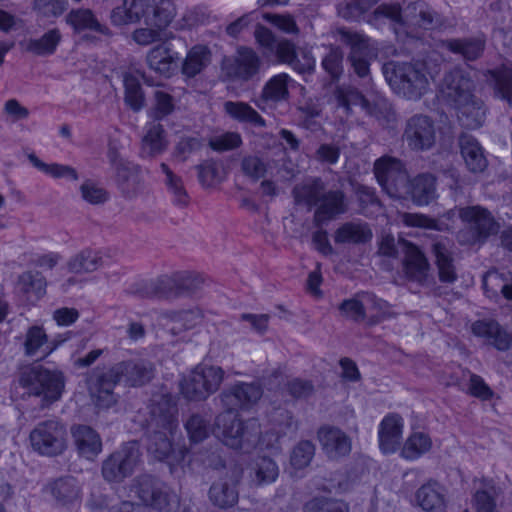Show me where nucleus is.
Returning a JSON list of instances; mask_svg holds the SVG:
<instances>
[{
  "instance_id": "7ed1b4c3",
  "label": "nucleus",
  "mask_w": 512,
  "mask_h": 512,
  "mask_svg": "<svg viewBox=\"0 0 512 512\" xmlns=\"http://www.w3.org/2000/svg\"><path fill=\"white\" fill-rule=\"evenodd\" d=\"M382 72L391 89L406 99L418 100L428 90L429 80L421 63L389 61Z\"/></svg>"
},
{
  "instance_id": "2eb2a0df",
  "label": "nucleus",
  "mask_w": 512,
  "mask_h": 512,
  "mask_svg": "<svg viewBox=\"0 0 512 512\" xmlns=\"http://www.w3.org/2000/svg\"><path fill=\"white\" fill-rule=\"evenodd\" d=\"M263 388L256 382H237L224 389L219 394V400L224 411L236 412L239 409H249L262 398Z\"/></svg>"
},
{
  "instance_id": "423d86ee",
  "label": "nucleus",
  "mask_w": 512,
  "mask_h": 512,
  "mask_svg": "<svg viewBox=\"0 0 512 512\" xmlns=\"http://www.w3.org/2000/svg\"><path fill=\"white\" fill-rule=\"evenodd\" d=\"M130 494L159 512H176L180 506L179 496L150 475L136 477L130 485Z\"/></svg>"
},
{
  "instance_id": "de8ad7c7",
  "label": "nucleus",
  "mask_w": 512,
  "mask_h": 512,
  "mask_svg": "<svg viewBox=\"0 0 512 512\" xmlns=\"http://www.w3.org/2000/svg\"><path fill=\"white\" fill-rule=\"evenodd\" d=\"M50 492L61 505H69L80 498V487L74 477L66 476L50 484Z\"/></svg>"
},
{
  "instance_id": "4d7b16f0",
  "label": "nucleus",
  "mask_w": 512,
  "mask_h": 512,
  "mask_svg": "<svg viewBox=\"0 0 512 512\" xmlns=\"http://www.w3.org/2000/svg\"><path fill=\"white\" fill-rule=\"evenodd\" d=\"M176 15V9L172 0H160L148 14L146 22L159 29L167 27Z\"/></svg>"
},
{
  "instance_id": "c756f323",
  "label": "nucleus",
  "mask_w": 512,
  "mask_h": 512,
  "mask_svg": "<svg viewBox=\"0 0 512 512\" xmlns=\"http://www.w3.org/2000/svg\"><path fill=\"white\" fill-rule=\"evenodd\" d=\"M459 147L465 165L470 172L481 173L487 168L488 161L477 139L469 134L462 133L459 136Z\"/></svg>"
},
{
  "instance_id": "a19ab883",
  "label": "nucleus",
  "mask_w": 512,
  "mask_h": 512,
  "mask_svg": "<svg viewBox=\"0 0 512 512\" xmlns=\"http://www.w3.org/2000/svg\"><path fill=\"white\" fill-rule=\"evenodd\" d=\"M103 265L101 252L89 248L83 249L73 255L67 262V269L74 274H90Z\"/></svg>"
},
{
  "instance_id": "5fc2aeb1",
  "label": "nucleus",
  "mask_w": 512,
  "mask_h": 512,
  "mask_svg": "<svg viewBox=\"0 0 512 512\" xmlns=\"http://www.w3.org/2000/svg\"><path fill=\"white\" fill-rule=\"evenodd\" d=\"M304 512H350L347 502L332 497L317 496L307 501Z\"/></svg>"
},
{
  "instance_id": "aec40b11",
  "label": "nucleus",
  "mask_w": 512,
  "mask_h": 512,
  "mask_svg": "<svg viewBox=\"0 0 512 512\" xmlns=\"http://www.w3.org/2000/svg\"><path fill=\"white\" fill-rule=\"evenodd\" d=\"M317 437L323 452L329 459L338 460L351 452V438L337 427H321L317 432Z\"/></svg>"
},
{
  "instance_id": "72a5a7b5",
  "label": "nucleus",
  "mask_w": 512,
  "mask_h": 512,
  "mask_svg": "<svg viewBox=\"0 0 512 512\" xmlns=\"http://www.w3.org/2000/svg\"><path fill=\"white\" fill-rule=\"evenodd\" d=\"M47 281L39 271H24L16 280V289L27 301L35 302L46 294Z\"/></svg>"
},
{
  "instance_id": "13d9d810",
  "label": "nucleus",
  "mask_w": 512,
  "mask_h": 512,
  "mask_svg": "<svg viewBox=\"0 0 512 512\" xmlns=\"http://www.w3.org/2000/svg\"><path fill=\"white\" fill-rule=\"evenodd\" d=\"M432 441L429 436L424 433H414L405 442L401 455L408 460L419 458L422 454L431 449Z\"/></svg>"
},
{
  "instance_id": "338daca9",
  "label": "nucleus",
  "mask_w": 512,
  "mask_h": 512,
  "mask_svg": "<svg viewBox=\"0 0 512 512\" xmlns=\"http://www.w3.org/2000/svg\"><path fill=\"white\" fill-rule=\"evenodd\" d=\"M507 281L510 274L499 273L497 270H489L483 276V288L488 297H497L502 290L507 289Z\"/></svg>"
},
{
  "instance_id": "4c0bfd02",
  "label": "nucleus",
  "mask_w": 512,
  "mask_h": 512,
  "mask_svg": "<svg viewBox=\"0 0 512 512\" xmlns=\"http://www.w3.org/2000/svg\"><path fill=\"white\" fill-rule=\"evenodd\" d=\"M160 170L163 174L162 182L172 198L173 203L181 208L188 206L190 197L182 177L175 173L168 164L164 162L160 164Z\"/></svg>"
},
{
  "instance_id": "a18cd8bd",
  "label": "nucleus",
  "mask_w": 512,
  "mask_h": 512,
  "mask_svg": "<svg viewBox=\"0 0 512 512\" xmlns=\"http://www.w3.org/2000/svg\"><path fill=\"white\" fill-rule=\"evenodd\" d=\"M211 51L205 45H195L186 55L182 64V73L193 78L201 73L211 62Z\"/></svg>"
},
{
  "instance_id": "e2e57ef3",
  "label": "nucleus",
  "mask_w": 512,
  "mask_h": 512,
  "mask_svg": "<svg viewBox=\"0 0 512 512\" xmlns=\"http://www.w3.org/2000/svg\"><path fill=\"white\" fill-rule=\"evenodd\" d=\"M377 2L378 0H346L338 4L337 13L346 20H354L367 12Z\"/></svg>"
},
{
  "instance_id": "37998d69",
  "label": "nucleus",
  "mask_w": 512,
  "mask_h": 512,
  "mask_svg": "<svg viewBox=\"0 0 512 512\" xmlns=\"http://www.w3.org/2000/svg\"><path fill=\"white\" fill-rule=\"evenodd\" d=\"M178 54L172 51L166 43L151 49L147 55L149 67L157 73L169 75L176 65Z\"/></svg>"
},
{
  "instance_id": "f704fd0d",
  "label": "nucleus",
  "mask_w": 512,
  "mask_h": 512,
  "mask_svg": "<svg viewBox=\"0 0 512 512\" xmlns=\"http://www.w3.org/2000/svg\"><path fill=\"white\" fill-rule=\"evenodd\" d=\"M79 454L89 460L94 459L102 450V441L91 427L79 425L72 429Z\"/></svg>"
},
{
  "instance_id": "393cba45",
  "label": "nucleus",
  "mask_w": 512,
  "mask_h": 512,
  "mask_svg": "<svg viewBox=\"0 0 512 512\" xmlns=\"http://www.w3.org/2000/svg\"><path fill=\"white\" fill-rule=\"evenodd\" d=\"M404 250V272L414 281L423 283L430 270V264L424 253L414 244L408 241L401 242Z\"/></svg>"
},
{
  "instance_id": "09e8293b",
  "label": "nucleus",
  "mask_w": 512,
  "mask_h": 512,
  "mask_svg": "<svg viewBox=\"0 0 512 512\" xmlns=\"http://www.w3.org/2000/svg\"><path fill=\"white\" fill-rule=\"evenodd\" d=\"M288 80L289 76L284 73L272 77L262 89L260 102L263 104H276L287 100L289 96Z\"/></svg>"
},
{
  "instance_id": "8fccbe9b",
  "label": "nucleus",
  "mask_w": 512,
  "mask_h": 512,
  "mask_svg": "<svg viewBox=\"0 0 512 512\" xmlns=\"http://www.w3.org/2000/svg\"><path fill=\"white\" fill-rule=\"evenodd\" d=\"M61 39L60 30L53 28L39 38L29 39L26 43V50L36 56L51 55L56 51Z\"/></svg>"
},
{
  "instance_id": "4be33fe9",
  "label": "nucleus",
  "mask_w": 512,
  "mask_h": 512,
  "mask_svg": "<svg viewBox=\"0 0 512 512\" xmlns=\"http://www.w3.org/2000/svg\"><path fill=\"white\" fill-rule=\"evenodd\" d=\"M415 499L424 512H446V489L435 480H429L421 485L415 493Z\"/></svg>"
},
{
  "instance_id": "a878e982",
  "label": "nucleus",
  "mask_w": 512,
  "mask_h": 512,
  "mask_svg": "<svg viewBox=\"0 0 512 512\" xmlns=\"http://www.w3.org/2000/svg\"><path fill=\"white\" fill-rule=\"evenodd\" d=\"M431 253L434 256L439 281L444 284L454 283L458 275L448 242L444 240L433 242L431 245Z\"/></svg>"
},
{
  "instance_id": "20e7f679",
  "label": "nucleus",
  "mask_w": 512,
  "mask_h": 512,
  "mask_svg": "<svg viewBox=\"0 0 512 512\" xmlns=\"http://www.w3.org/2000/svg\"><path fill=\"white\" fill-rule=\"evenodd\" d=\"M373 17H384L401 24L415 26L424 30L441 29L445 19L428 2L415 0L403 9L398 4H382L373 12Z\"/></svg>"
},
{
  "instance_id": "ea45409f",
  "label": "nucleus",
  "mask_w": 512,
  "mask_h": 512,
  "mask_svg": "<svg viewBox=\"0 0 512 512\" xmlns=\"http://www.w3.org/2000/svg\"><path fill=\"white\" fill-rule=\"evenodd\" d=\"M276 56L280 62L292 66L299 73L311 72L315 65V60L309 53L303 54L304 62L297 59L295 45L287 39L277 43Z\"/></svg>"
},
{
  "instance_id": "f3484780",
  "label": "nucleus",
  "mask_w": 512,
  "mask_h": 512,
  "mask_svg": "<svg viewBox=\"0 0 512 512\" xmlns=\"http://www.w3.org/2000/svg\"><path fill=\"white\" fill-rule=\"evenodd\" d=\"M178 429H165L148 427L147 430V450L157 460L163 461L170 459V463L182 461L187 453L186 448L179 449L176 452L173 448V440Z\"/></svg>"
},
{
  "instance_id": "5701e85b",
  "label": "nucleus",
  "mask_w": 512,
  "mask_h": 512,
  "mask_svg": "<svg viewBox=\"0 0 512 512\" xmlns=\"http://www.w3.org/2000/svg\"><path fill=\"white\" fill-rule=\"evenodd\" d=\"M347 211L345 195L341 190L325 189L313 216V222L316 226L335 219L337 216Z\"/></svg>"
},
{
  "instance_id": "7c9ffc66",
  "label": "nucleus",
  "mask_w": 512,
  "mask_h": 512,
  "mask_svg": "<svg viewBox=\"0 0 512 512\" xmlns=\"http://www.w3.org/2000/svg\"><path fill=\"white\" fill-rule=\"evenodd\" d=\"M167 148L168 140L163 125L158 122L148 124L146 133L141 140V157L154 159L164 153Z\"/></svg>"
},
{
  "instance_id": "3c124183",
  "label": "nucleus",
  "mask_w": 512,
  "mask_h": 512,
  "mask_svg": "<svg viewBox=\"0 0 512 512\" xmlns=\"http://www.w3.org/2000/svg\"><path fill=\"white\" fill-rule=\"evenodd\" d=\"M123 82L125 87V103L133 111H140L145 106V95L139 78L132 73H126Z\"/></svg>"
},
{
  "instance_id": "c9c22d12",
  "label": "nucleus",
  "mask_w": 512,
  "mask_h": 512,
  "mask_svg": "<svg viewBox=\"0 0 512 512\" xmlns=\"http://www.w3.org/2000/svg\"><path fill=\"white\" fill-rule=\"evenodd\" d=\"M436 198V179L431 174H420L413 178L409 187V198L418 206L428 205Z\"/></svg>"
},
{
  "instance_id": "f257e3e1",
  "label": "nucleus",
  "mask_w": 512,
  "mask_h": 512,
  "mask_svg": "<svg viewBox=\"0 0 512 512\" xmlns=\"http://www.w3.org/2000/svg\"><path fill=\"white\" fill-rule=\"evenodd\" d=\"M155 368L144 360L118 362L109 368H97L91 375L88 386L95 404L108 408L116 403L114 388L120 382L130 387H140L154 377Z\"/></svg>"
},
{
  "instance_id": "412c9836",
  "label": "nucleus",
  "mask_w": 512,
  "mask_h": 512,
  "mask_svg": "<svg viewBox=\"0 0 512 512\" xmlns=\"http://www.w3.org/2000/svg\"><path fill=\"white\" fill-rule=\"evenodd\" d=\"M160 318L170 325L169 332L177 336L199 326L204 320V312L199 307L168 309L160 313Z\"/></svg>"
},
{
  "instance_id": "6ab92c4d",
  "label": "nucleus",
  "mask_w": 512,
  "mask_h": 512,
  "mask_svg": "<svg viewBox=\"0 0 512 512\" xmlns=\"http://www.w3.org/2000/svg\"><path fill=\"white\" fill-rule=\"evenodd\" d=\"M223 443L233 449H241L249 441V424L240 419L236 412H221L215 419Z\"/></svg>"
},
{
  "instance_id": "1a4fd4ad",
  "label": "nucleus",
  "mask_w": 512,
  "mask_h": 512,
  "mask_svg": "<svg viewBox=\"0 0 512 512\" xmlns=\"http://www.w3.org/2000/svg\"><path fill=\"white\" fill-rule=\"evenodd\" d=\"M458 217L469 229L470 236L460 232L458 237L462 244H475L484 242L490 235L496 234L499 229L491 212L480 205L459 207Z\"/></svg>"
},
{
  "instance_id": "bb28decb",
  "label": "nucleus",
  "mask_w": 512,
  "mask_h": 512,
  "mask_svg": "<svg viewBox=\"0 0 512 512\" xmlns=\"http://www.w3.org/2000/svg\"><path fill=\"white\" fill-rule=\"evenodd\" d=\"M475 336L485 338L500 351H506L512 344V336L494 320H478L471 326Z\"/></svg>"
},
{
  "instance_id": "9b49d317",
  "label": "nucleus",
  "mask_w": 512,
  "mask_h": 512,
  "mask_svg": "<svg viewBox=\"0 0 512 512\" xmlns=\"http://www.w3.org/2000/svg\"><path fill=\"white\" fill-rule=\"evenodd\" d=\"M108 157L115 169V181L121 193L126 198H134L143 193L145 181L141 167L122 159L114 147L109 148Z\"/></svg>"
},
{
  "instance_id": "603ef678",
  "label": "nucleus",
  "mask_w": 512,
  "mask_h": 512,
  "mask_svg": "<svg viewBox=\"0 0 512 512\" xmlns=\"http://www.w3.org/2000/svg\"><path fill=\"white\" fill-rule=\"evenodd\" d=\"M365 308L368 326H374L393 316L388 303L370 293H365Z\"/></svg>"
},
{
  "instance_id": "052dcab7",
  "label": "nucleus",
  "mask_w": 512,
  "mask_h": 512,
  "mask_svg": "<svg viewBox=\"0 0 512 512\" xmlns=\"http://www.w3.org/2000/svg\"><path fill=\"white\" fill-rule=\"evenodd\" d=\"M315 455V445L309 440L297 443L290 453V464L295 469H304L310 465Z\"/></svg>"
},
{
  "instance_id": "9d476101",
  "label": "nucleus",
  "mask_w": 512,
  "mask_h": 512,
  "mask_svg": "<svg viewBox=\"0 0 512 512\" xmlns=\"http://www.w3.org/2000/svg\"><path fill=\"white\" fill-rule=\"evenodd\" d=\"M374 173L378 183L391 198H409L411 180L400 160L384 156L375 162Z\"/></svg>"
},
{
  "instance_id": "473e14b6",
  "label": "nucleus",
  "mask_w": 512,
  "mask_h": 512,
  "mask_svg": "<svg viewBox=\"0 0 512 512\" xmlns=\"http://www.w3.org/2000/svg\"><path fill=\"white\" fill-rule=\"evenodd\" d=\"M402 418L397 414H389L380 423L379 445L384 453L397 450L402 439Z\"/></svg>"
},
{
  "instance_id": "39448f33",
  "label": "nucleus",
  "mask_w": 512,
  "mask_h": 512,
  "mask_svg": "<svg viewBox=\"0 0 512 512\" xmlns=\"http://www.w3.org/2000/svg\"><path fill=\"white\" fill-rule=\"evenodd\" d=\"M225 374L224 369L220 366L206 363L197 364L189 374L180 379L179 393L188 401H205L220 389Z\"/></svg>"
},
{
  "instance_id": "774afa93",
  "label": "nucleus",
  "mask_w": 512,
  "mask_h": 512,
  "mask_svg": "<svg viewBox=\"0 0 512 512\" xmlns=\"http://www.w3.org/2000/svg\"><path fill=\"white\" fill-rule=\"evenodd\" d=\"M68 0H34L32 9L44 18H56L68 8Z\"/></svg>"
},
{
  "instance_id": "b1692460",
  "label": "nucleus",
  "mask_w": 512,
  "mask_h": 512,
  "mask_svg": "<svg viewBox=\"0 0 512 512\" xmlns=\"http://www.w3.org/2000/svg\"><path fill=\"white\" fill-rule=\"evenodd\" d=\"M440 47L465 61H476L484 53L486 40L483 36L450 38L442 40Z\"/></svg>"
},
{
  "instance_id": "864d4df0",
  "label": "nucleus",
  "mask_w": 512,
  "mask_h": 512,
  "mask_svg": "<svg viewBox=\"0 0 512 512\" xmlns=\"http://www.w3.org/2000/svg\"><path fill=\"white\" fill-rule=\"evenodd\" d=\"M224 106L225 111L238 121L248 122L257 127L266 125L265 120L259 113L247 103L228 101Z\"/></svg>"
},
{
  "instance_id": "6e6552de",
  "label": "nucleus",
  "mask_w": 512,
  "mask_h": 512,
  "mask_svg": "<svg viewBox=\"0 0 512 512\" xmlns=\"http://www.w3.org/2000/svg\"><path fill=\"white\" fill-rule=\"evenodd\" d=\"M67 438L65 426L54 419L38 423L29 435L32 449L47 457L61 455L67 449Z\"/></svg>"
},
{
  "instance_id": "c85d7f7f",
  "label": "nucleus",
  "mask_w": 512,
  "mask_h": 512,
  "mask_svg": "<svg viewBox=\"0 0 512 512\" xmlns=\"http://www.w3.org/2000/svg\"><path fill=\"white\" fill-rule=\"evenodd\" d=\"M58 346L55 341H49L44 328L39 325L29 327L23 341L24 354L27 357H35L42 353L41 359L50 355Z\"/></svg>"
},
{
  "instance_id": "0eeeda50",
  "label": "nucleus",
  "mask_w": 512,
  "mask_h": 512,
  "mask_svg": "<svg viewBox=\"0 0 512 512\" xmlns=\"http://www.w3.org/2000/svg\"><path fill=\"white\" fill-rule=\"evenodd\" d=\"M20 383L29 394L43 396L45 401L51 403L60 399L65 380L60 371H51L42 365H32L22 371Z\"/></svg>"
},
{
  "instance_id": "dca6fc26",
  "label": "nucleus",
  "mask_w": 512,
  "mask_h": 512,
  "mask_svg": "<svg viewBox=\"0 0 512 512\" xmlns=\"http://www.w3.org/2000/svg\"><path fill=\"white\" fill-rule=\"evenodd\" d=\"M242 475L243 470L234 466L213 482L209 489V499L213 505L221 509H227L237 504L239 499L238 485Z\"/></svg>"
},
{
  "instance_id": "f8f14e48",
  "label": "nucleus",
  "mask_w": 512,
  "mask_h": 512,
  "mask_svg": "<svg viewBox=\"0 0 512 512\" xmlns=\"http://www.w3.org/2000/svg\"><path fill=\"white\" fill-rule=\"evenodd\" d=\"M140 457L137 442L125 443L120 449L110 454L102 463L101 473L108 482H121L128 477Z\"/></svg>"
},
{
  "instance_id": "6e6d98bb",
  "label": "nucleus",
  "mask_w": 512,
  "mask_h": 512,
  "mask_svg": "<svg viewBox=\"0 0 512 512\" xmlns=\"http://www.w3.org/2000/svg\"><path fill=\"white\" fill-rule=\"evenodd\" d=\"M334 96L338 107H341L346 114H350L352 105L359 104L363 109L367 105L364 95L352 86H338L334 91Z\"/></svg>"
},
{
  "instance_id": "ddd939ff",
  "label": "nucleus",
  "mask_w": 512,
  "mask_h": 512,
  "mask_svg": "<svg viewBox=\"0 0 512 512\" xmlns=\"http://www.w3.org/2000/svg\"><path fill=\"white\" fill-rule=\"evenodd\" d=\"M148 408V427L178 429L177 402L166 387H161L153 393Z\"/></svg>"
},
{
  "instance_id": "a211bd4d",
  "label": "nucleus",
  "mask_w": 512,
  "mask_h": 512,
  "mask_svg": "<svg viewBox=\"0 0 512 512\" xmlns=\"http://www.w3.org/2000/svg\"><path fill=\"white\" fill-rule=\"evenodd\" d=\"M404 140L412 150L430 149L436 140V130L433 120L422 114H417L407 120Z\"/></svg>"
},
{
  "instance_id": "49530a36",
  "label": "nucleus",
  "mask_w": 512,
  "mask_h": 512,
  "mask_svg": "<svg viewBox=\"0 0 512 512\" xmlns=\"http://www.w3.org/2000/svg\"><path fill=\"white\" fill-rule=\"evenodd\" d=\"M169 275L173 298L192 294L203 284L202 277L190 271H176Z\"/></svg>"
},
{
  "instance_id": "2f4dec72",
  "label": "nucleus",
  "mask_w": 512,
  "mask_h": 512,
  "mask_svg": "<svg viewBox=\"0 0 512 512\" xmlns=\"http://www.w3.org/2000/svg\"><path fill=\"white\" fill-rule=\"evenodd\" d=\"M151 0H123V5L112 10L110 18L114 25L121 26L147 18Z\"/></svg>"
},
{
  "instance_id": "bf43d9fd",
  "label": "nucleus",
  "mask_w": 512,
  "mask_h": 512,
  "mask_svg": "<svg viewBox=\"0 0 512 512\" xmlns=\"http://www.w3.org/2000/svg\"><path fill=\"white\" fill-rule=\"evenodd\" d=\"M175 109L174 97L167 91L157 88L153 92V104L150 110L151 117L160 120L170 115Z\"/></svg>"
},
{
  "instance_id": "58836bf2",
  "label": "nucleus",
  "mask_w": 512,
  "mask_h": 512,
  "mask_svg": "<svg viewBox=\"0 0 512 512\" xmlns=\"http://www.w3.org/2000/svg\"><path fill=\"white\" fill-rule=\"evenodd\" d=\"M66 21L76 31L90 30L104 36H110V29L102 24L90 9H74L67 16Z\"/></svg>"
},
{
  "instance_id": "f03ea898",
  "label": "nucleus",
  "mask_w": 512,
  "mask_h": 512,
  "mask_svg": "<svg viewBox=\"0 0 512 512\" xmlns=\"http://www.w3.org/2000/svg\"><path fill=\"white\" fill-rule=\"evenodd\" d=\"M474 82L464 70L454 68L445 74L441 91L457 112L460 124L466 129H477L485 119L482 100L473 94Z\"/></svg>"
},
{
  "instance_id": "4468645a",
  "label": "nucleus",
  "mask_w": 512,
  "mask_h": 512,
  "mask_svg": "<svg viewBox=\"0 0 512 512\" xmlns=\"http://www.w3.org/2000/svg\"><path fill=\"white\" fill-rule=\"evenodd\" d=\"M263 61L252 48L241 46L223 63L225 75L233 81L247 82L259 75Z\"/></svg>"
},
{
  "instance_id": "c03bdc74",
  "label": "nucleus",
  "mask_w": 512,
  "mask_h": 512,
  "mask_svg": "<svg viewBox=\"0 0 512 512\" xmlns=\"http://www.w3.org/2000/svg\"><path fill=\"white\" fill-rule=\"evenodd\" d=\"M372 231L365 223L346 222L342 224L334 234V241L339 244H361L370 241Z\"/></svg>"
},
{
  "instance_id": "0e129e2a",
  "label": "nucleus",
  "mask_w": 512,
  "mask_h": 512,
  "mask_svg": "<svg viewBox=\"0 0 512 512\" xmlns=\"http://www.w3.org/2000/svg\"><path fill=\"white\" fill-rule=\"evenodd\" d=\"M339 309L341 313L354 322L367 321V313L365 308V293L359 294L354 298L344 300Z\"/></svg>"
},
{
  "instance_id": "cd10ccee",
  "label": "nucleus",
  "mask_w": 512,
  "mask_h": 512,
  "mask_svg": "<svg viewBox=\"0 0 512 512\" xmlns=\"http://www.w3.org/2000/svg\"><path fill=\"white\" fill-rule=\"evenodd\" d=\"M133 293L143 299L173 298L169 273L138 281L133 286Z\"/></svg>"
},
{
  "instance_id": "e433bc0d",
  "label": "nucleus",
  "mask_w": 512,
  "mask_h": 512,
  "mask_svg": "<svg viewBox=\"0 0 512 512\" xmlns=\"http://www.w3.org/2000/svg\"><path fill=\"white\" fill-rule=\"evenodd\" d=\"M279 473V466L274 459L260 456L251 464L249 477L253 485L260 487L274 483Z\"/></svg>"
},
{
  "instance_id": "680f3d73",
  "label": "nucleus",
  "mask_w": 512,
  "mask_h": 512,
  "mask_svg": "<svg viewBox=\"0 0 512 512\" xmlns=\"http://www.w3.org/2000/svg\"><path fill=\"white\" fill-rule=\"evenodd\" d=\"M184 427L193 443H200L209 435V421L199 413L191 414L184 423Z\"/></svg>"
},
{
  "instance_id": "69168bd1",
  "label": "nucleus",
  "mask_w": 512,
  "mask_h": 512,
  "mask_svg": "<svg viewBox=\"0 0 512 512\" xmlns=\"http://www.w3.org/2000/svg\"><path fill=\"white\" fill-rule=\"evenodd\" d=\"M341 42L350 47L348 58L365 56L368 50V38L364 35L344 29L338 30Z\"/></svg>"
},
{
  "instance_id": "79ce46f5",
  "label": "nucleus",
  "mask_w": 512,
  "mask_h": 512,
  "mask_svg": "<svg viewBox=\"0 0 512 512\" xmlns=\"http://www.w3.org/2000/svg\"><path fill=\"white\" fill-rule=\"evenodd\" d=\"M325 189L323 181L315 178L296 185L292 190V194L296 204L305 205L311 209L318 205Z\"/></svg>"
}]
</instances>
